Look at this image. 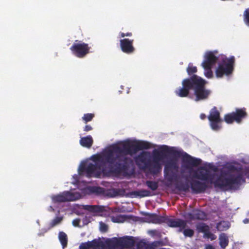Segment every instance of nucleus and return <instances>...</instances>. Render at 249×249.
<instances>
[{
  "mask_svg": "<svg viewBox=\"0 0 249 249\" xmlns=\"http://www.w3.org/2000/svg\"><path fill=\"white\" fill-rule=\"evenodd\" d=\"M151 147L149 142L140 141L126 140L113 144L101 154L92 156V160L95 164L90 163L87 166L81 165L79 173L85 172L88 177H98L102 173L120 174L125 172L132 162L127 155L131 156L140 150Z\"/></svg>",
  "mask_w": 249,
  "mask_h": 249,
  "instance_id": "nucleus-1",
  "label": "nucleus"
},
{
  "mask_svg": "<svg viewBox=\"0 0 249 249\" xmlns=\"http://www.w3.org/2000/svg\"><path fill=\"white\" fill-rule=\"evenodd\" d=\"M211 170L216 172L217 167L212 163H208L205 166H200L196 170L193 171V177L201 181H204L213 184L215 187L221 189L229 190H237L239 189L242 182L245 181L242 174L238 175L226 174H221L217 179L213 181L215 174L212 173Z\"/></svg>",
  "mask_w": 249,
  "mask_h": 249,
  "instance_id": "nucleus-2",
  "label": "nucleus"
},
{
  "mask_svg": "<svg viewBox=\"0 0 249 249\" xmlns=\"http://www.w3.org/2000/svg\"><path fill=\"white\" fill-rule=\"evenodd\" d=\"M206 81L197 76L193 75L190 78L184 79L182 81V87L177 89L175 92L180 97H185L188 96L190 90L193 89L195 95L196 101L207 99L211 93L209 89H206Z\"/></svg>",
  "mask_w": 249,
  "mask_h": 249,
  "instance_id": "nucleus-3",
  "label": "nucleus"
},
{
  "mask_svg": "<svg viewBox=\"0 0 249 249\" xmlns=\"http://www.w3.org/2000/svg\"><path fill=\"white\" fill-rule=\"evenodd\" d=\"M221 60L218 64V67L215 71V75L217 78H221L224 75H229L231 74L234 69L235 58L231 56L228 58L226 56L221 55L218 59Z\"/></svg>",
  "mask_w": 249,
  "mask_h": 249,
  "instance_id": "nucleus-4",
  "label": "nucleus"
},
{
  "mask_svg": "<svg viewBox=\"0 0 249 249\" xmlns=\"http://www.w3.org/2000/svg\"><path fill=\"white\" fill-rule=\"evenodd\" d=\"M217 53V51L207 52L204 56V60L201 64L202 67L205 71L204 72L205 76L208 78L213 77L212 68L215 64L218 59V57L216 56L215 54Z\"/></svg>",
  "mask_w": 249,
  "mask_h": 249,
  "instance_id": "nucleus-5",
  "label": "nucleus"
},
{
  "mask_svg": "<svg viewBox=\"0 0 249 249\" xmlns=\"http://www.w3.org/2000/svg\"><path fill=\"white\" fill-rule=\"evenodd\" d=\"M178 169V166L176 160H171L166 163L164 169L165 179L170 183L176 180Z\"/></svg>",
  "mask_w": 249,
  "mask_h": 249,
  "instance_id": "nucleus-6",
  "label": "nucleus"
},
{
  "mask_svg": "<svg viewBox=\"0 0 249 249\" xmlns=\"http://www.w3.org/2000/svg\"><path fill=\"white\" fill-rule=\"evenodd\" d=\"M75 42L71 47L70 50L72 53L78 58H83L89 52L90 47L89 45L85 43H82L80 41Z\"/></svg>",
  "mask_w": 249,
  "mask_h": 249,
  "instance_id": "nucleus-7",
  "label": "nucleus"
},
{
  "mask_svg": "<svg viewBox=\"0 0 249 249\" xmlns=\"http://www.w3.org/2000/svg\"><path fill=\"white\" fill-rule=\"evenodd\" d=\"M208 119L210 122V125L212 129L215 131L220 129L221 126L219 124L222 122V120L220 118V112L216 107H214L211 109Z\"/></svg>",
  "mask_w": 249,
  "mask_h": 249,
  "instance_id": "nucleus-8",
  "label": "nucleus"
},
{
  "mask_svg": "<svg viewBox=\"0 0 249 249\" xmlns=\"http://www.w3.org/2000/svg\"><path fill=\"white\" fill-rule=\"evenodd\" d=\"M201 160L193 157L185 153L182 159V166L185 169L189 170L190 173L193 171V167L198 166L201 163Z\"/></svg>",
  "mask_w": 249,
  "mask_h": 249,
  "instance_id": "nucleus-9",
  "label": "nucleus"
},
{
  "mask_svg": "<svg viewBox=\"0 0 249 249\" xmlns=\"http://www.w3.org/2000/svg\"><path fill=\"white\" fill-rule=\"evenodd\" d=\"M142 168L146 171L147 174L155 176L161 172L162 166L159 161L155 158L147 162L146 166H142Z\"/></svg>",
  "mask_w": 249,
  "mask_h": 249,
  "instance_id": "nucleus-10",
  "label": "nucleus"
},
{
  "mask_svg": "<svg viewBox=\"0 0 249 249\" xmlns=\"http://www.w3.org/2000/svg\"><path fill=\"white\" fill-rule=\"evenodd\" d=\"M112 244L114 246L128 249L134 246L135 240L133 236H126L122 238H114L112 241Z\"/></svg>",
  "mask_w": 249,
  "mask_h": 249,
  "instance_id": "nucleus-11",
  "label": "nucleus"
},
{
  "mask_svg": "<svg viewBox=\"0 0 249 249\" xmlns=\"http://www.w3.org/2000/svg\"><path fill=\"white\" fill-rule=\"evenodd\" d=\"M52 201L54 203H61L66 201H71L76 199L75 194L69 191H65L57 195H53L52 197Z\"/></svg>",
  "mask_w": 249,
  "mask_h": 249,
  "instance_id": "nucleus-12",
  "label": "nucleus"
},
{
  "mask_svg": "<svg viewBox=\"0 0 249 249\" xmlns=\"http://www.w3.org/2000/svg\"><path fill=\"white\" fill-rule=\"evenodd\" d=\"M154 154L155 157L157 156L161 157L166 154L173 155L176 157L180 156V152L178 150L174 149L173 147H169L167 145H163L160 148V151L155 150Z\"/></svg>",
  "mask_w": 249,
  "mask_h": 249,
  "instance_id": "nucleus-13",
  "label": "nucleus"
},
{
  "mask_svg": "<svg viewBox=\"0 0 249 249\" xmlns=\"http://www.w3.org/2000/svg\"><path fill=\"white\" fill-rule=\"evenodd\" d=\"M208 184L206 182L201 181L198 179H193L190 183L192 190L196 194L204 192L209 187Z\"/></svg>",
  "mask_w": 249,
  "mask_h": 249,
  "instance_id": "nucleus-14",
  "label": "nucleus"
},
{
  "mask_svg": "<svg viewBox=\"0 0 249 249\" xmlns=\"http://www.w3.org/2000/svg\"><path fill=\"white\" fill-rule=\"evenodd\" d=\"M133 39L124 38L120 40V46L122 51L126 54L133 53L135 49L133 46Z\"/></svg>",
  "mask_w": 249,
  "mask_h": 249,
  "instance_id": "nucleus-15",
  "label": "nucleus"
},
{
  "mask_svg": "<svg viewBox=\"0 0 249 249\" xmlns=\"http://www.w3.org/2000/svg\"><path fill=\"white\" fill-rule=\"evenodd\" d=\"M166 223L170 227H178L179 232H182L183 230L185 229L187 226L186 221L181 219H168Z\"/></svg>",
  "mask_w": 249,
  "mask_h": 249,
  "instance_id": "nucleus-16",
  "label": "nucleus"
},
{
  "mask_svg": "<svg viewBox=\"0 0 249 249\" xmlns=\"http://www.w3.org/2000/svg\"><path fill=\"white\" fill-rule=\"evenodd\" d=\"M188 218L191 220H204L206 217L205 213L199 210H195L192 213L187 214Z\"/></svg>",
  "mask_w": 249,
  "mask_h": 249,
  "instance_id": "nucleus-17",
  "label": "nucleus"
},
{
  "mask_svg": "<svg viewBox=\"0 0 249 249\" xmlns=\"http://www.w3.org/2000/svg\"><path fill=\"white\" fill-rule=\"evenodd\" d=\"M145 215L149 222L157 224L165 222L166 219L165 217L159 216L155 213H146Z\"/></svg>",
  "mask_w": 249,
  "mask_h": 249,
  "instance_id": "nucleus-18",
  "label": "nucleus"
},
{
  "mask_svg": "<svg viewBox=\"0 0 249 249\" xmlns=\"http://www.w3.org/2000/svg\"><path fill=\"white\" fill-rule=\"evenodd\" d=\"M235 122L239 123L242 121V120L246 118L247 116V113L246 111L245 108H236L235 112H233Z\"/></svg>",
  "mask_w": 249,
  "mask_h": 249,
  "instance_id": "nucleus-19",
  "label": "nucleus"
},
{
  "mask_svg": "<svg viewBox=\"0 0 249 249\" xmlns=\"http://www.w3.org/2000/svg\"><path fill=\"white\" fill-rule=\"evenodd\" d=\"M136 163L140 166L141 164H143V166H146L147 162H149L151 160L147 158L146 154L142 152L135 158Z\"/></svg>",
  "mask_w": 249,
  "mask_h": 249,
  "instance_id": "nucleus-20",
  "label": "nucleus"
},
{
  "mask_svg": "<svg viewBox=\"0 0 249 249\" xmlns=\"http://www.w3.org/2000/svg\"><path fill=\"white\" fill-rule=\"evenodd\" d=\"M93 143V140L90 135L86 137H82L80 140V144L84 147L89 148L91 147Z\"/></svg>",
  "mask_w": 249,
  "mask_h": 249,
  "instance_id": "nucleus-21",
  "label": "nucleus"
},
{
  "mask_svg": "<svg viewBox=\"0 0 249 249\" xmlns=\"http://www.w3.org/2000/svg\"><path fill=\"white\" fill-rule=\"evenodd\" d=\"M219 245L221 248L225 249L228 245L229 239L227 234L225 233H222L219 235Z\"/></svg>",
  "mask_w": 249,
  "mask_h": 249,
  "instance_id": "nucleus-22",
  "label": "nucleus"
},
{
  "mask_svg": "<svg viewBox=\"0 0 249 249\" xmlns=\"http://www.w3.org/2000/svg\"><path fill=\"white\" fill-rule=\"evenodd\" d=\"M150 192L147 190L142 189L139 191H133L131 193V195H134L135 196H139L143 197L150 196Z\"/></svg>",
  "mask_w": 249,
  "mask_h": 249,
  "instance_id": "nucleus-23",
  "label": "nucleus"
},
{
  "mask_svg": "<svg viewBox=\"0 0 249 249\" xmlns=\"http://www.w3.org/2000/svg\"><path fill=\"white\" fill-rule=\"evenodd\" d=\"M128 218L125 215L118 214L111 216V220L114 223H123Z\"/></svg>",
  "mask_w": 249,
  "mask_h": 249,
  "instance_id": "nucleus-24",
  "label": "nucleus"
},
{
  "mask_svg": "<svg viewBox=\"0 0 249 249\" xmlns=\"http://www.w3.org/2000/svg\"><path fill=\"white\" fill-rule=\"evenodd\" d=\"M58 238L63 248L66 247L68 244V237L67 234L63 231H60L59 232Z\"/></svg>",
  "mask_w": 249,
  "mask_h": 249,
  "instance_id": "nucleus-25",
  "label": "nucleus"
},
{
  "mask_svg": "<svg viewBox=\"0 0 249 249\" xmlns=\"http://www.w3.org/2000/svg\"><path fill=\"white\" fill-rule=\"evenodd\" d=\"M230 227V224L229 222L222 221L217 224L216 228L219 231H224L228 230Z\"/></svg>",
  "mask_w": 249,
  "mask_h": 249,
  "instance_id": "nucleus-26",
  "label": "nucleus"
},
{
  "mask_svg": "<svg viewBox=\"0 0 249 249\" xmlns=\"http://www.w3.org/2000/svg\"><path fill=\"white\" fill-rule=\"evenodd\" d=\"M145 185L148 188L153 191L156 190L159 187L158 182L156 181L146 180L145 181Z\"/></svg>",
  "mask_w": 249,
  "mask_h": 249,
  "instance_id": "nucleus-27",
  "label": "nucleus"
},
{
  "mask_svg": "<svg viewBox=\"0 0 249 249\" xmlns=\"http://www.w3.org/2000/svg\"><path fill=\"white\" fill-rule=\"evenodd\" d=\"M85 209L91 212H100L103 210L101 207L96 205H86Z\"/></svg>",
  "mask_w": 249,
  "mask_h": 249,
  "instance_id": "nucleus-28",
  "label": "nucleus"
},
{
  "mask_svg": "<svg viewBox=\"0 0 249 249\" xmlns=\"http://www.w3.org/2000/svg\"><path fill=\"white\" fill-rule=\"evenodd\" d=\"M186 71L188 74L191 76L192 75H195V73H196L197 71V69L196 67L194 66L193 64L190 63L187 68Z\"/></svg>",
  "mask_w": 249,
  "mask_h": 249,
  "instance_id": "nucleus-29",
  "label": "nucleus"
},
{
  "mask_svg": "<svg viewBox=\"0 0 249 249\" xmlns=\"http://www.w3.org/2000/svg\"><path fill=\"white\" fill-rule=\"evenodd\" d=\"M176 187L178 190L184 192H187L189 189V186L187 183H179L176 184Z\"/></svg>",
  "mask_w": 249,
  "mask_h": 249,
  "instance_id": "nucleus-30",
  "label": "nucleus"
},
{
  "mask_svg": "<svg viewBox=\"0 0 249 249\" xmlns=\"http://www.w3.org/2000/svg\"><path fill=\"white\" fill-rule=\"evenodd\" d=\"M224 121L227 124H231L234 121H235V117L233 112L231 113H228L224 116Z\"/></svg>",
  "mask_w": 249,
  "mask_h": 249,
  "instance_id": "nucleus-31",
  "label": "nucleus"
},
{
  "mask_svg": "<svg viewBox=\"0 0 249 249\" xmlns=\"http://www.w3.org/2000/svg\"><path fill=\"white\" fill-rule=\"evenodd\" d=\"M94 117V114L86 113L84 114V116L82 117V120H83L84 123L87 124L88 122L91 121Z\"/></svg>",
  "mask_w": 249,
  "mask_h": 249,
  "instance_id": "nucleus-32",
  "label": "nucleus"
},
{
  "mask_svg": "<svg viewBox=\"0 0 249 249\" xmlns=\"http://www.w3.org/2000/svg\"><path fill=\"white\" fill-rule=\"evenodd\" d=\"M197 229L200 232H204V234L209 231V227L205 224H201L197 227Z\"/></svg>",
  "mask_w": 249,
  "mask_h": 249,
  "instance_id": "nucleus-33",
  "label": "nucleus"
},
{
  "mask_svg": "<svg viewBox=\"0 0 249 249\" xmlns=\"http://www.w3.org/2000/svg\"><path fill=\"white\" fill-rule=\"evenodd\" d=\"M63 218L62 217H56L50 223V226L53 228L57 224H59L62 221Z\"/></svg>",
  "mask_w": 249,
  "mask_h": 249,
  "instance_id": "nucleus-34",
  "label": "nucleus"
},
{
  "mask_svg": "<svg viewBox=\"0 0 249 249\" xmlns=\"http://www.w3.org/2000/svg\"><path fill=\"white\" fill-rule=\"evenodd\" d=\"M243 17L244 22L249 26V8H247L244 11Z\"/></svg>",
  "mask_w": 249,
  "mask_h": 249,
  "instance_id": "nucleus-35",
  "label": "nucleus"
},
{
  "mask_svg": "<svg viewBox=\"0 0 249 249\" xmlns=\"http://www.w3.org/2000/svg\"><path fill=\"white\" fill-rule=\"evenodd\" d=\"M183 233L185 236L192 237L194 234V231L190 229H183Z\"/></svg>",
  "mask_w": 249,
  "mask_h": 249,
  "instance_id": "nucleus-36",
  "label": "nucleus"
},
{
  "mask_svg": "<svg viewBox=\"0 0 249 249\" xmlns=\"http://www.w3.org/2000/svg\"><path fill=\"white\" fill-rule=\"evenodd\" d=\"M90 190L93 193H101L103 192V188L100 187L94 186L91 187Z\"/></svg>",
  "mask_w": 249,
  "mask_h": 249,
  "instance_id": "nucleus-37",
  "label": "nucleus"
},
{
  "mask_svg": "<svg viewBox=\"0 0 249 249\" xmlns=\"http://www.w3.org/2000/svg\"><path fill=\"white\" fill-rule=\"evenodd\" d=\"M100 229L102 231L106 232L108 230V227L105 223L101 222L100 223Z\"/></svg>",
  "mask_w": 249,
  "mask_h": 249,
  "instance_id": "nucleus-38",
  "label": "nucleus"
},
{
  "mask_svg": "<svg viewBox=\"0 0 249 249\" xmlns=\"http://www.w3.org/2000/svg\"><path fill=\"white\" fill-rule=\"evenodd\" d=\"M204 234L206 237L211 238V240H214L216 238L215 235L211 233L209 231L206 232Z\"/></svg>",
  "mask_w": 249,
  "mask_h": 249,
  "instance_id": "nucleus-39",
  "label": "nucleus"
},
{
  "mask_svg": "<svg viewBox=\"0 0 249 249\" xmlns=\"http://www.w3.org/2000/svg\"><path fill=\"white\" fill-rule=\"evenodd\" d=\"M92 245L91 243H87L82 244L80 246V249H89V248L91 247Z\"/></svg>",
  "mask_w": 249,
  "mask_h": 249,
  "instance_id": "nucleus-40",
  "label": "nucleus"
},
{
  "mask_svg": "<svg viewBox=\"0 0 249 249\" xmlns=\"http://www.w3.org/2000/svg\"><path fill=\"white\" fill-rule=\"evenodd\" d=\"M80 222V220L78 218L75 219L72 221V224L75 227L79 226V223Z\"/></svg>",
  "mask_w": 249,
  "mask_h": 249,
  "instance_id": "nucleus-41",
  "label": "nucleus"
},
{
  "mask_svg": "<svg viewBox=\"0 0 249 249\" xmlns=\"http://www.w3.org/2000/svg\"><path fill=\"white\" fill-rule=\"evenodd\" d=\"M93 129L92 126L90 125H86L84 128V131L88 132Z\"/></svg>",
  "mask_w": 249,
  "mask_h": 249,
  "instance_id": "nucleus-42",
  "label": "nucleus"
},
{
  "mask_svg": "<svg viewBox=\"0 0 249 249\" xmlns=\"http://www.w3.org/2000/svg\"><path fill=\"white\" fill-rule=\"evenodd\" d=\"M229 169L231 171H235L237 170L236 167L234 165L230 166Z\"/></svg>",
  "mask_w": 249,
  "mask_h": 249,
  "instance_id": "nucleus-43",
  "label": "nucleus"
},
{
  "mask_svg": "<svg viewBox=\"0 0 249 249\" xmlns=\"http://www.w3.org/2000/svg\"><path fill=\"white\" fill-rule=\"evenodd\" d=\"M200 118L202 120H204L206 119V116L205 114L204 113H201L200 115Z\"/></svg>",
  "mask_w": 249,
  "mask_h": 249,
  "instance_id": "nucleus-44",
  "label": "nucleus"
},
{
  "mask_svg": "<svg viewBox=\"0 0 249 249\" xmlns=\"http://www.w3.org/2000/svg\"><path fill=\"white\" fill-rule=\"evenodd\" d=\"M119 35H120V37H122V38L125 36V33H124L121 32V33H120Z\"/></svg>",
  "mask_w": 249,
  "mask_h": 249,
  "instance_id": "nucleus-45",
  "label": "nucleus"
},
{
  "mask_svg": "<svg viewBox=\"0 0 249 249\" xmlns=\"http://www.w3.org/2000/svg\"><path fill=\"white\" fill-rule=\"evenodd\" d=\"M206 249H214V248L212 245H209L206 247Z\"/></svg>",
  "mask_w": 249,
  "mask_h": 249,
  "instance_id": "nucleus-46",
  "label": "nucleus"
},
{
  "mask_svg": "<svg viewBox=\"0 0 249 249\" xmlns=\"http://www.w3.org/2000/svg\"><path fill=\"white\" fill-rule=\"evenodd\" d=\"M132 36V33L131 32H128L125 33V36Z\"/></svg>",
  "mask_w": 249,
  "mask_h": 249,
  "instance_id": "nucleus-47",
  "label": "nucleus"
},
{
  "mask_svg": "<svg viewBox=\"0 0 249 249\" xmlns=\"http://www.w3.org/2000/svg\"><path fill=\"white\" fill-rule=\"evenodd\" d=\"M243 222H244L245 224L249 223V218H245V219L243 220Z\"/></svg>",
  "mask_w": 249,
  "mask_h": 249,
  "instance_id": "nucleus-48",
  "label": "nucleus"
},
{
  "mask_svg": "<svg viewBox=\"0 0 249 249\" xmlns=\"http://www.w3.org/2000/svg\"><path fill=\"white\" fill-rule=\"evenodd\" d=\"M50 211H53V212L54 211V209L52 206L50 207Z\"/></svg>",
  "mask_w": 249,
  "mask_h": 249,
  "instance_id": "nucleus-49",
  "label": "nucleus"
},
{
  "mask_svg": "<svg viewBox=\"0 0 249 249\" xmlns=\"http://www.w3.org/2000/svg\"><path fill=\"white\" fill-rule=\"evenodd\" d=\"M140 245H141V243H139V244H138V248H140Z\"/></svg>",
  "mask_w": 249,
  "mask_h": 249,
  "instance_id": "nucleus-50",
  "label": "nucleus"
}]
</instances>
